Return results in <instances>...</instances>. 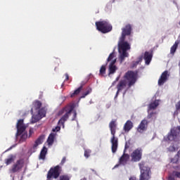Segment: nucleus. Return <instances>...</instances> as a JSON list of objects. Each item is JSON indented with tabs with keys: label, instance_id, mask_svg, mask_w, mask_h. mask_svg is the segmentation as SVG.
Here are the masks:
<instances>
[{
	"label": "nucleus",
	"instance_id": "obj_1",
	"mask_svg": "<svg viewBox=\"0 0 180 180\" xmlns=\"http://www.w3.org/2000/svg\"><path fill=\"white\" fill-rule=\"evenodd\" d=\"M109 127L112 137L110 139L111 150L112 153L115 154L117 151V147L119 146V139L116 138V122L111 121L109 124Z\"/></svg>",
	"mask_w": 180,
	"mask_h": 180
},
{
	"label": "nucleus",
	"instance_id": "obj_2",
	"mask_svg": "<svg viewBox=\"0 0 180 180\" xmlns=\"http://www.w3.org/2000/svg\"><path fill=\"white\" fill-rule=\"evenodd\" d=\"M139 167L141 171L139 180H149L150 178V174H151V169H150L147 163L142 161L139 163Z\"/></svg>",
	"mask_w": 180,
	"mask_h": 180
},
{
	"label": "nucleus",
	"instance_id": "obj_3",
	"mask_svg": "<svg viewBox=\"0 0 180 180\" xmlns=\"http://www.w3.org/2000/svg\"><path fill=\"white\" fill-rule=\"evenodd\" d=\"M75 108V104L72 103L70 105H68L65 108H64L63 110H61L59 112V115H63L64 112H66L65 114L58 121L59 124H64L67 120H68V117H70V115H71V112Z\"/></svg>",
	"mask_w": 180,
	"mask_h": 180
},
{
	"label": "nucleus",
	"instance_id": "obj_4",
	"mask_svg": "<svg viewBox=\"0 0 180 180\" xmlns=\"http://www.w3.org/2000/svg\"><path fill=\"white\" fill-rule=\"evenodd\" d=\"M139 77V71H131L129 70L125 73L124 75V79H127L128 81V86L129 88H131L136 82H137V78Z\"/></svg>",
	"mask_w": 180,
	"mask_h": 180
},
{
	"label": "nucleus",
	"instance_id": "obj_5",
	"mask_svg": "<svg viewBox=\"0 0 180 180\" xmlns=\"http://www.w3.org/2000/svg\"><path fill=\"white\" fill-rule=\"evenodd\" d=\"M96 27L101 33L106 34L109 32H112V25L106 20L97 21L96 22Z\"/></svg>",
	"mask_w": 180,
	"mask_h": 180
},
{
	"label": "nucleus",
	"instance_id": "obj_6",
	"mask_svg": "<svg viewBox=\"0 0 180 180\" xmlns=\"http://www.w3.org/2000/svg\"><path fill=\"white\" fill-rule=\"evenodd\" d=\"M60 174H61V167L60 165H56L49 169L47 173L46 178L47 179H51V178L57 179V178L60 176Z\"/></svg>",
	"mask_w": 180,
	"mask_h": 180
},
{
	"label": "nucleus",
	"instance_id": "obj_7",
	"mask_svg": "<svg viewBox=\"0 0 180 180\" xmlns=\"http://www.w3.org/2000/svg\"><path fill=\"white\" fill-rule=\"evenodd\" d=\"M178 131L176 129H171L170 133L168 134L166 141H174L176 146L179 144V138L178 137Z\"/></svg>",
	"mask_w": 180,
	"mask_h": 180
},
{
	"label": "nucleus",
	"instance_id": "obj_8",
	"mask_svg": "<svg viewBox=\"0 0 180 180\" xmlns=\"http://www.w3.org/2000/svg\"><path fill=\"white\" fill-rule=\"evenodd\" d=\"M131 161L134 162H138L141 160V157H143V150L141 148H137L133 151L131 154Z\"/></svg>",
	"mask_w": 180,
	"mask_h": 180
},
{
	"label": "nucleus",
	"instance_id": "obj_9",
	"mask_svg": "<svg viewBox=\"0 0 180 180\" xmlns=\"http://www.w3.org/2000/svg\"><path fill=\"white\" fill-rule=\"evenodd\" d=\"M174 168L175 170L168 175L167 180H176L175 178L180 179V165H177Z\"/></svg>",
	"mask_w": 180,
	"mask_h": 180
},
{
	"label": "nucleus",
	"instance_id": "obj_10",
	"mask_svg": "<svg viewBox=\"0 0 180 180\" xmlns=\"http://www.w3.org/2000/svg\"><path fill=\"white\" fill-rule=\"evenodd\" d=\"M23 165H25V161L23 159H20L17 160V162L13 165L12 169H11V172H18L20 171L23 168Z\"/></svg>",
	"mask_w": 180,
	"mask_h": 180
},
{
	"label": "nucleus",
	"instance_id": "obj_11",
	"mask_svg": "<svg viewBox=\"0 0 180 180\" xmlns=\"http://www.w3.org/2000/svg\"><path fill=\"white\" fill-rule=\"evenodd\" d=\"M121 39L126 40V36H130L131 34V25L127 24L124 28L122 29Z\"/></svg>",
	"mask_w": 180,
	"mask_h": 180
},
{
	"label": "nucleus",
	"instance_id": "obj_12",
	"mask_svg": "<svg viewBox=\"0 0 180 180\" xmlns=\"http://www.w3.org/2000/svg\"><path fill=\"white\" fill-rule=\"evenodd\" d=\"M118 49L120 53L121 51H127V50H130V44H129V42L124 41L122 38H120Z\"/></svg>",
	"mask_w": 180,
	"mask_h": 180
},
{
	"label": "nucleus",
	"instance_id": "obj_13",
	"mask_svg": "<svg viewBox=\"0 0 180 180\" xmlns=\"http://www.w3.org/2000/svg\"><path fill=\"white\" fill-rule=\"evenodd\" d=\"M17 136H20L25 130H26V125L23 123V120H19L16 124Z\"/></svg>",
	"mask_w": 180,
	"mask_h": 180
},
{
	"label": "nucleus",
	"instance_id": "obj_14",
	"mask_svg": "<svg viewBox=\"0 0 180 180\" xmlns=\"http://www.w3.org/2000/svg\"><path fill=\"white\" fill-rule=\"evenodd\" d=\"M168 78H169V75L168 74V70H165L163 72L158 79V85L161 86L163 84H165L167 81H168Z\"/></svg>",
	"mask_w": 180,
	"mask_h": 180
},
{
	"label": "nucleus",
	"instance_id": "obj_15",
	"mask_svg": "<svg viewBox=\"0 0 180 180\" xmlns=\"http://www.w3.org/2000/svg\"><path fill=\"white\" fill-rule=\"evenodd\" d=\"M116 64V58L111 60L109 66H108V75H112L117 71V68L115 65Z\"/></svg>",
	"mask_w": 180,
	"mask_h": 180
},
{
	"label": "nucleus",
	"instance_id": "obj_16",
	"mask_svg": "<svg viewBox=\"0 0 180 180\" xmlns=\"http://www.w3.org/2000/svg\"><path fill=\"white\" fill-rule=\"evenodd\" d=\"M148 124V122L146 120H143L137 128V131L139 133H143V131H146L147 130V125Z\"/></svg>",
	"mask_w": 180,
	"mask_h": 180
},
{
	"label": "nucleus",
	"instance_id": "obj_17",
	"mask_svg": "<svg viewBox=\"0 0 180 180\" xmlns=\"http://www.w3.org/2000/svg\"><path fill=\"white\" fill-rule=\"evenodd\" d=\"M129 160H130V155L126 153V152H124V153L119 160V162L121 165H126Z\"/></svg>",
	"mask_w": 180,
	"mask_h": 180
},
{
	"label": "nucleus",
	"instance_id": "obj_18",
	"mask_svg": "<svg viewBox=\"0 0 180 180\" xmlns=\"http://www.w3.org/2000/svg\"><path fill=\"white\" fill-rule=\"evenodd\" d=\"M127 84V83L126 82V80H120L118 83V84L117 85V93L115 95V98H117V96L119 95V92L120 91H122L123 89H124V88H126V85Z\"/></svg>",
	"mask_w": 180,
	"mask_h": 180
},
{
	"label": "nucleus",
	"instance_id": "obj_19",
	"mask_svg": "<svg viewBox=\"0 0 180 180\" xmlns=\"http://www.w3.org/2000/svg\"><path fill=\"white\" fill-rule=\"evenodd\" d=\"M86 84V82H82L80 83V86L78 89L74 91L73 93L70 94V98H74V96H77V95H79L81 91H82V89L84 88V86Z\"/></svg>",
	"mask_w": 180,
	"mask_h": 180
},
{
	"label": "nucleus",
	"instance_id": "obj_20",
	"mask_svg": "<svg viewBox=\"0 0 180 180\" xmlns=\"http://www.w3.org/2000/svg\"><path fill=\"white\" fill-rule=\"evenodd\" d=\"M143 58L145 60L146 65H148L150 63H151V60L153 59V53L148 51H146L144 53Z\"/></svg>",
	"mask_w": 180,
	"mask_h": 180
},
{
	"label": "nucleus",
	"instance_id": "obj_21",
	"mask_svg": "<svg viewBox=\"0 0 180 180\" xmlns=\"http://www.w3.org/2000/svg\"><path fill=\"white\" fill-rule=\"evenodd\" d=\"M44 139V136H40L36 141L35 143L33 146V153H36V150H37V147L38 146H39V144H41V143H43V140Z\"/></svg>",
	"mask_w": 180,
	"mask_h": 180
},
{
	"label": "nucleus",
	"instance_id": "obj_22",
	"mask_svg": "<svg viewBox=\"0 0 180 180\" xmlns=\"http://www.w3.org/2000/svg\"><path fill=\"white\" fill-rule=\"evenodd\" d=\"M133 129V122L131 120H127L124 125V131L127 132Z\"/></svg>",
	"mask_w": 180,
	"mask_h": 180
},
{
	"label": "nucleus",
	"instance_id": "obj_23",
	"mask_svg": "<svg viewBox=\"0 0 180 180\" xmlns=\"http://www.w3.org/2000/svg\"><path fill=\"white\" fill-rule=\"evenodd\" d=\"M56 134L55 133H51L48 137L47 143L49 146H53V143H54V139H56Z\"/></svg>",
	"mask_w": 180,
	"mask_h": 180
},
{
	"label": "nucleus",
	"instance_id": "obj_24",
	"mask_svg": "<svg viewBox=\"0 0 180 180\" xmlns=\"http://www.w3.org/2000/svg\"><path fill=\"white\" fill-rule=\"evenodd\" d=\"M46 154H47V148L44 146L39 154V160H46Z\"/></svg>",
	"mask_w": 180,
	"mask_h": 180
},
{
	"label": "nucleus",
	"instance_id": "obj_25",
	"mask_svg": "<svg viewBox=\"0 0 180 180\" xmlns=\"http://www.w3.org/2000/svg\"><path fill=\"white\" fill-rule=\"evenodd\" d=\"M178 44H179V42L176 41L174 45L171 47L170 54H175V51H176V49H178Z\"/></svg>",
	"mask_w": 180,
	"mask_h": 180
},
{
	"label": "nucleus",
	"instance_id": "obj_26",
	"mask_svg": "<svg viewBox=\"0 0 180 180\" xmlns=\"http://www.w3.org/2000/svg\"><path fill=\"white\" fill-rule=\"evenodd\" d=\"M122 51V53L120 56V60L121 63H123V61H124V58H126V57H129V53H127V51Z\"/></svg>",
	"mask_w": 180,
	"mask_h": 180
},
{
	"label": "nucleus",
	"instance_id": "obj_27",
	"mask_svg": "<svg viewBox=\"0 0 180 180\" xmlns=\"http://www.w3.org/2000/svg\"><path fill=\"white\" fill-rule=\"evenodd\" d=\"M142 61H143V56H141L138 58V60L132 63V65L131 66V68H134L137 67L139 63H141Z\"/></svg>",
	"mask_w": 180,
	"mask_h": 180
},
{
	"label": "nucleus",
	"instance_id": "obj_28",
	"mask_svg": "<svg viewBox=\"0 0 180 180\" xmlns=\"http://www.w3.org/2000/svg\"><path fill=\"white\" fill-rule=\"evenodd\" d=\"M92 92V89L91 87H87L86 89V91L84 92L82 96H80L81 98H84L86 96H88V95H89V94H91Z\"/></svg>",
	"mask_w": 180,
	"mask_h": 180
},
{
	"label": "nucleus",
	"instance_id": "obj_29",
	"mask_svg": "<svg viewBox=\"0 0 180 180\" xmlns=\"http://www.w3.org/2000/svg\"><path fill=\"white\" fill-rule=\"evenodd\" d=\"M159 103L158 101H155L154 102L151 103L149 105V110H153V109H156L157 107L158 106Z\"/></svg>",
	"mask_w": 180,
	"mask_h": 180
},
{
	"label": "nucleus",
	"instance_id": "obj_30",
	"mask_svg": "<svg viewBox=\"0 0 180 180\" xmlns=\"http://www.w3.org/2000/svg\"><path fill=\"white\" fill-rule=\"evenodd\" d=\"M106 74V65H103L100 68L99 75L103 77Z\"/></svg>",
	"mask_w": 180,
	"mask_h": 180
},
{
	"label": "nucleus",
	"instance_id": "obj_31",
	"mask_svg": "<svg viewBox=\"0 0 180 180\" xmlns=\"http://www.w3.org/2000/svg\"><path fill=\"white\" fill-rule=\"evenodd\" d=\"M33 105L35 110H39V109L41 108V102H40L39 101H36L35 102H34Z\"/></svg>",
	"mask_w": 180,
	"mask_h": 180
},
{
	"label": "nucleus",
	"instance_id": "obj_32",
	"mask_svg": "<svg viewBox=\"0 0 180 180\" xmlns=\"http://www.w3.org/2000/svg\"><path fill=\"white\" fill-rule=\"evenodd\" d=\"M177 147H178V145H176L175 143H173L172 146H170L167 148V150H168V151H170L171 153H174V151H176Z\"/></svg>",
	"mask_w": 180,
	"mask_h": 180
},
{
	"label": "nucleus",
	"instance_id": "obj_33",
	"mask_svg": "<svg viewBox=\"0 0 180 180\" xmlns=\"http://www.w3.org/2000/svg\"><path fill=\"white\" fill-rule=\"evenodd\" d=\"M113 58H115V52H112L109 55L108 58H107V63H109L110 61H113V60H115Z\"/></svg>",
	"mask_w": 180,
	"mask_h": 180
},
{
	"label": "nucleus",
	"instance_id": "obj_34",
	"mask_svg": "<svg viewBox=\"0 0 180 180\" xmlns=\"http://www.w3.org/2000/svg\"><path fill=\"white\" fill-rule=\"evenodd\" d=\"M91 150H89V149H86V150H84V157H85L86 158H89V156L91 155Z\"/></svg>",
	"mask_w": 180,
	"mask_h": 180
},
{
	"label": "nucleus",
	"instance_id": "obj_35",
	"mask_svg": "<svg viewBox=\"0 0 180 180\" xmlns=\"http://www.w3.org/2000/svg\"><path fill=\"white\" fill-rule=\"evenodd\" d=\"M14 160L13 157H11L8 159H6V165H9L13 162Z\"/></svg>",
	"mask_w": 180,
	"mask_h": 180
},
{
	"label": "nucleus",
	"instance_id": "obj_36",
	"mask_svg": "<svg viewBox=\"0 0 180 180\" xmlns=\"http://www.w3.org/2000/svg\"><path fill=\"white\" fill-rule=\"evenodd\" d=\"M128 148H130V141H127L125 143L124 153H126V151H127V150H128Z\"/></svg>",
	"mask_w": 180,
	"mask_h": 180
},
{
	"label": "nucleus",
	"instance_id": "obj_37",
	"mask_svg": "<svg viewBox=\"0 0 180 180\" xmlns=\"http://www.w3.org/2000/svg\"><path fill=\"white\" fill-rule=\"evenodd\" d=\"M59 180H70V177L67 175H62L60 176Z\"/></svg>",
	"mask_w": 180,
	"mask_h": 180
},
{
	"label": "nucleus",
	"instance_id": "obj_38",
	"mask_svg": "<svg viewBox=\"0 0 180 180\" xmlns=\"http://www.w3.org/2000/svg\"><path fill=\"white\" fill-rule=\"evenodd\" d=\"M60 130H61V127H60L59 126H57L52 129V131H53L54 133L56 131H60Z\"/></svg>",
	"mask_w": 180,
	"mask_h": 180
},
{
	"label": "nucleus",
	"instance_id": "obj_39",
	"mask_svg": "<svg viewBox=\"0 0 180 180\" xmlns=\"http://www.w3.org/2000/svg\"><path fill=\"white\" fill-rule=\"evenodd\" d=\"M119 79H120V76H118L115 80L112 82V86H114V85H116V83L117 82V81H119Z\"/></svg>",
	"mask_w": 180,
	"mask_h": 180
},
{
	"label": "nucleus",
	"instance_id": "obj_40",
	"mask_svg": "<svg viewBox=\"0 0 180 180\" xmlns=\"http://www.w3.org/2000/svg\"><path fill=\"white\" fill-rule=\"evenodd\" d=\"M65 161H66V158L63 157L61 162H60V165H64V164H65Z\"/></svg>",
	"mask_w": 180,
	"mask_h": 180
},
{
	"label": "nucleus",
	"instance_id": "obj_41",
	"mask_svg": "<svg viewBox=\"0 0 180 180\" xmlns=\"http://www.w3.org/2000/svg\"><path fill=\"white\" fill-rule=\"evenodd\" d=\"M176 110H180V101L176 104Z\"/></svg>",
	"mask_w": 180,
	"mask_h": 180
},
{
	"label": "nucleus",
	"instance_id": "obj_42",
	"mask_svg": "<svg viewBox=\"0 0 180 180\" xmlns=\"http://www.w3.org/2000/svg\"><path fill=\"white\" fill-rule=\"evenodd\" d=\"M65 81H68L70 79V76L68 75V73H65Z\"/></svg>",
	"mask_w": 180,
	"mask_h": 180
},
{
	"label": "nucleus",
	"instance_id": "obj_43",
	"mask_svg": "<svg viewBox=\"0 0 180 180\" xmlns=\"http://www.w3.org/2000/svg\"><path fill=\"white\" fill-rule=\"evenodd\" d=\"M76 118H77V111H74L73 118L72 119V120H75Z\"/></svg>",
	"mask_w": 180,
	"mask_h": 180
},
{
	"label": "nucleus",
	"instance_id": "obj_44",
	"mask_svg": "<svg viewBox=\"0 0 180 180\" xmlns=\"http://www.w3.org/2000/svg\"><path fill=\"white\" fill-rule=\"evenodd\" d=\"M153 115H157V112H150L148 117L150 119L153 117Z\"/></svg>",
	"mask_w": 180,
	"mask_h": 180
},
{
	"label": "nucleus",
	"instance_id": "obj_45",
	"mask_svg": "<svg viewBox=\"0 0 180 180\" xmlns=\"http://www.w3.org/2000/svg\"><path fill=\"white\" fill-rule=\"evenodd\" d=\"M26 137H27V135L22 134V136H21V139H26Z\"/></svg>",
	"mask_w": 180,
	"mask_h": 180
},
{
	"label": "nucleus",
	"instance_id": "obj_46",
	"mask_svg": "<svg viewBox=\"0 0 180 180\" xmlns=\"http://www.w3.org/2000/svg\"><path fill=\"white\" fill-rule=\"evenodd\" d=\"M129 180H137V179H136V177H134V176H131V177L129 178Z\"/></svg>",
	"mask_w": 180,
	"mask_h": 180
},
{
	"label": "nucleus",
	"instance_id": "obj_47",
	"mask_svg": "<svg viewBox=\"0 0 180 180\" xmlns=\"http://www.w3.org/2000/svg\"><path fill=\"white\" fill-rule=\"evenodd\" d=\"M32 134H33V130L32 129H30V136H32Z\"/></svg>",
	"mask_w": 180,
	"mask_h": 180
},
{
	"label": "nucleus",
	"instance_id": "obj_48",
	"mask_svg": "<svg viewBox=\"0 0 180 180\" xmlns=\"http://www.w3.org/2000/svg\"><path fill=\"white\" fill-rule=\"evenodd\" d=\"M116 167H119V165H116L115 166V168H116Z\"/></svg>",
	"mask_w": 180,
	"mask_h": 180
},
{
	"label": "nucleus",
	"instance_id": "obj_49",
	"mask_svg": "<svg viewBox=\"0 0 180 180\" xmlns=\"http://www.w3.org/2000/svg\"><path fill=\"white\" fill-rule=\"evenodd\" d=\"M91 171H93V172H95V170L94 169H91Z\"/></svg>",
	"mask_w": 180,
	"mask_h": 180
},
{
	"label": "nucleus",
	"instance_id": "obj_50",
	"mask_svg": "<svg viewBox=\"0 0 180 180\" xmlns=\"http://www.w3.org/2000/svg\"><path fill=\"white\" fill-rule=\"evenodd\" d=\"M41 112V110H39V113L40 114Z\"/></svg>",
	"mask_w": 180,
	"mask_h": 180
},
{
	"label": "nucleus",
	"instance_id": "obj_51",
	"mask_svg": "<svg viewBox=\"0 0 180 180\" xmlns=\"http://www.w3.org/2000/svg\"><path fill=\"white\" fill-rule=\"evenodd\" d=\"M31 112H33V109H31Z\"/></svg>",
	"mask_w": 180,
	"mask_h": 180
}]
</instances>
